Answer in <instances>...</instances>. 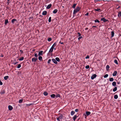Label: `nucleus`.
I'll return each mask as SVG.
<instances>
[{"label":"nucleus","instance_id":"obj_48","mask_svg":"<svg viewBox=\"0 0 121 121\" xmlns=\"http://www.w3.org/2000/svg\"><path fill=\"white\" fill-rule=\"evenodd\" d=\"M109 68V66L108 65H107L106 67V68L107 69H108Z\"/></svg>","mask_w":121,"mask_h":121},{"label":"nucleus","instance_id":"obj_23","mask_svg":"<svg viewBox=\"0 0 121 121\" xmlns=\"http://www.w3.org/2000/svg\"><path fill=\"white\" fill-rule=\"evenodd\" d=\"M9 78V77L8 76H5L4 77V78L5 80H7Z\"/></svg>","mask_w":121,"mask_h":121},{"label":"nucleus","instance_id":"obj_12","mask_svg":"<svg viewBox=\"0 0 121 121\" xmlns=\"http://www.w3.org/2000/svg\"><path fill=\"white\" fill-rule=\"evenodd\" d=\"M57 11L58 10L57 9H55L53 11V13L54 14H55L57 12Z\"/></svg>","mask_w":121,"mask_h":121},{"label":"nucleus","instance_id":"obj_47","mask_svg":"<svg viewBox=\"0 0 121 121\" xmlns=\"http://www.w3.org/2000/svg\"><path fill=\"white\" fill-rule=\"evenodd\" d=\"M89 55H87L85 57L86 59H89Z\"/></svg>","mask_w":121,"mask_h":121},{"label":"nucleus","instance_id":"obj_31","mask_svg":"<svg viewBox=\"0 0 121 121\" xmlns=\"http://www.w3.org/2000/svg\"><path fill=\"white\" fill-rule=\"evenodd\" d=\"M43 94H44V95H45V96H46V95H48V93L47 92H44Z\"/></svg>","mask_w":121,"mask_h":121},{"label":"nucleus","instance_id":"obj_4","mask_svg":"<svg viewBox=\"0 0 121 121\" xmlns=\"http://www.w3.org/2000/svg\"><path fill=\"white\" fill-rule=\"evenodd\" d=\"M37 59H38L37 58L34 57L32 58V60L33 62H36Z\"/></svg>","mask_w":121,"mask_h":121},{"label":"nucleus","instance_id":"obj_44","mask_svg":"<svg viewBox=\"0 0 121 121\" xmlns=\"http://www.w3.org/2000/svg\"><path fill=\"white\" fill-rule=\"evenodd\" d=\"M52 39L51 38H49L48 39V41H51Z\"/></svg>","mask_w":121,"mask_h":121},{"label":"nucleus","instance_id":"obj_61","mask_svg":"<svg viewBox=\"0 0 121 121\" xmlns=\"http://www.w3.org/2000/svg\"><path fill=\"white\" fill-rule=\"evenodd\" d=\"M32 18V17H30L29 18L30 19H31V18Z\"/></svg>","mask_w":121,"mask_h":121},{"label":"nucleus","instance_id":"obj_2","mask_svg":"<svg viewBox=\"0 0 121 121\" xmlns=\"http://www.w3.org/2000/svg\"><path fill=\"white\" fill-rule=\"evenodd\" d=\"M96 74H94L91 77V79H93L95 78L96 77Z\"/></svg>","mask_w":121,"mask_h":121},{"label":"nucleus","instance_id":"obj_9","mask_svg":"<svg viewBox=\"0 0 121 121\" xmlns=\"http://www.w3.org/2000/svg\"><path fill=\"white\" fill-rule=\"evenodd\" d=\"M56 44L57 43L56 42L55 43L52 45L51 47L54 49L56 45Z\"/></svg>","mask_w":121,"mask_h":121},{"label":"nucleus","instance_id":"obj_55","mask_svg":"<svg viewBox=\"0 0 121 121\" xmlns=\"http://www.w3.org/2000/svg\"><path fill=\"white\" fill-rule=\"evenodd\" d=\"M57 121H60V119L58 118L57 117Z\"/></svg>","mask_w":121,"mask_h":121},{"label":"nucleus","instance_id":"obj_59","mask_svg":"<svg viewBox=\"0 0 121 121\" xmlns=\"http://www.w3.org/2000/svg\"><path fill=\"white\" fill-rule=\"evenodd\" d=\"M96 26H92V28L93 27H96Z\"/></svg>","mask_w":121,"mask_h":121},{"label":"nucleus","instance_id":"obj_54","mask_svg":"<svg viewBox=\"0 0 121 121\" xmlns=\"http://www.w3.org/2000/svg\"><path fill=\"white\" fill-rule=\"evenodd\" d=\"M88 14H89V13H86L85 14V15L86 16H88Z\"/></svg>","mask_w":121,"mask_h":121},{"label":"nucleus","instance_id":"obj_13","mask_svg":"<svg viewBox=\"0 0 121 121\" xmlns=\"http://www.w3.org/2000/svg\"><path fill=\"white\" fill-rule=\"evenodd\" d=\"M43 52V51H39V53L38 55L39 56L42 55Z\"/></svg>","mask_w":121,"mask_h":121},{"label":"nucleus","instance_id":"obj_40","mask_svg":"<svg viewBox=\"0 0 121 121\" xmlns=\"http://www.w3.org/2000/svg\"><path fill=\"white\" fill-rule=\"evenodd\" d=\"M90 67L89 66V65H87L86 66L85 68L86 69H88Z\"/></svg>","mask_w":121,"mask_h":121},{"label":"nucleus","instance_id":"obj_21","mask_svg":"<svg viewBox=\"0 0 121 121\" xmlns=\"http://www.w3.org/2000/svg\"><path fill=\"white\" fill-rule=\"evenodd\" d=\"M55 95L54 94L52 95H51V97L52 98H54L55 97Z\"/></svg>","mask_w":121,"mask_h":121},{"label":"nucleus","instance_id":"obj_33","mask_svg":"<svg viewBox=\"0 0 121 121\" xmlns=\"http://www.w3.org/2000/svg\"><path fill=\"white\" fill-rule=\"evenodd\" d=\"M34 104L33 103H31L28 104H26V105L27 106H29L31 105H33Z\"/></svg>","mask_w":121,"mask_h":121},{"label":"nucleus","instance_id":"obj_29","mask_svg":"<svg viewBox=\"0 0 121 121\" xmlns=\"http://www.w3.org/2000/svg\"><path fill=\"white\" fill-rule=\"evenodd\" d=\"M114 98L115 99H117L118 98V95H115L114 96Z\"/></svg>","mask_w":121,"mask_h":121},{"label":"nucleus","instance_id":"obj_26","mask_svg":"<svg viewBox=\"0 0 121 121\" xmlns=\"http://www.w3.org/2000/svg\"><path fill=\"white\" fill-rule=\"evenodd\" d=\"M56 61L58 62H59L60 61V59L58 57H56Z\"/></svg>","mask_w":121,"mask_h":121},{"label":"nucleus","instance_id":"obj_52","mask_svg":"<svg viewBox=\"0 0 121 121\" xmlns=\"http://www.w3.org/2000/svg\"><path fill=\"white\" fill-rule=\"evenodd\" d=\"M78 36H81L80 34V33L79 32L78 33Z\"/></svg>","mask_w":121,"mask_h":121},{"label":"nucleus","instance_id":"obj_22","mask_svg":"<svg viewBox=\"0 0 121 121\" xmlns=\"http://www.w3.org/2000/svg\"><path fill=\"white\" fill-rule=\"evenodd\" d=\"M57 117L60 119H61L62 118V115H60Z\"/></svg>","mask_w":121,"mask_h":121},{"label":"nucleus","instance_id":"obj_17","mask_svg":"<svg viewBox=\"0 0 121 121\" xmlns=\"http://www.w3.org/2000/svg\"><path fill=\"white\" fill-rule=\"evenodd\" d=\"M116 82H114L112 83V85L113 86H116Z\"/></svg>","mask_w":121,"mask_h":121},{"label":"nucleus","instance_id":"obj_6","mask_svg":"<svg viewBox=\"0 0 121 121\" xmlns=\"http://www.w3.org/2000/svg\"><path fill=\"white\" fill-rule=\"evenodd\" d=\"M52 60L53 62L56 64H57V62L56 61V60L54 59H52Z\"/></svg>","mask_w":121,"mask_h":121},{"label":"nucleus","instance_id":"obj_62","mask_svg":"<svg viewBox=\"0 0 121 121\" xmlns=\"http://www.w3.org/2000/svg\"><path fill=\"white\" fill-rule=\"evenodd\" d=\"M1 56V57H3V55H2Z\"/></svg>","mask_w":121,"mask_h":121},{"label":"nucleus","instance_id":"obj_46","mask_svg":"<svg viewBox=\"0 0 121 121\" xmlns=\"http://www.w3.org/2000/svg\"><path fill=\"white\" fill-rule=\"evenodd\" d=\"M34 56L36 58H37L38 56L37 55L36 53L35 54Z\"/></svg>","mask_w":121,"mask_h":121},{"label":"nucleus","instance_id":"obj_37","mask_svg":"<svg viewBox=\"0 0 121 121\" xmlns=\"http://www.w3.org/2000/svg\"><path fill=\"white\" fill-rule=\"evenodd\" d=\"M51 17H50L48 19V22H50L51 21Z\"/></svg>","mask_w":121,"mask_h":121},{"label":"nucleus","instance_id":"obj_35","mask_svg":"<svg viewBox=\"0 0 121 121\" xmlns=\"http://www.w3.org/2000/svg\"><path fill=\"white\" fill-rule=\"evenodd\" d=\"M76 5V4H74L73 5V6H72V7L74 9L75 8Z\"/></svg>","mask_w":121,"mask_h":121},{"label":"nucleus","instance_id":"obj_36","mask_svg":"<svg viewBox=\"0 0 121 121\" xmlns=\"http://www.w3.org/2000/svg\"><path fill=\"white\" fill-rule=\"evenodd\" d=\"M108 74H106L104 76V77L105 78H106L108 77Z\"/></svg>","mask_w":121,"mask_h":121},{"label":"nucleus","instance_id":"obj_8","mask_svg":"<svg viewBox=\"0 0 121 121\" xmlns=\"http://www.w3.org/2000/svg\"><path fill=\"white\" fill-rule=\"evenodd\" d=\"M56 44L57 43L56 42L55 43L52 45L51 47L54 49L56 45Z\"/></svg>","mask_w":121,"mask_h":121},{"label":"nucleus","instance_id":"obj_43","mask_svg":"<svg viewBox=\"0 0 121 121\" xmlns=\"http://www.w3.org/2000/svg\"><path fill=\"white\" fill-rule=\"evenodd\" d=\"M95 22H98V23H99V21L98 20H95Z\"/></svg>","mask_w":121,"mask_h":121},{"label":"nucleus","instance_id":"obj_19","mask_svg":"<svg viewBox=\"0 0 121 121\" xmlns=\"http://www.w3.org/2000/svg\"><path fill=\"white\" fill-rule=\"evenodd\" d=\"M17 21V20L16 19H14L12 20L11 22H12L13 23H14V22L15 21Z\"/></svg>","mask_w":121,"mask_h":121},{"label":"nucleus","instance_id":"obj_51","mask_svg":"<svg viewBox=\"0 0 121 121\" xmlns=\"http://www.w3.org/2000/svg\"><path fill=\"white\" fill-rule=\"evenodd\" d=\"M78 111V109H76L75 110V111L76 112H77Z\"/></svg>","mask_w":121,"mask_h":121},{"label":"nucleus","instance_id":"obj_56","mask_svg":"<svg viewBox=\"0 0 121 121\" xmlns=\"http://www.w3.org/2000/svg\"><path fill=\"white\" fill-rule=\"evenodd\" d=\"M20 52H21V53H23V51H22V50H20Z\"/></svg>","mask_w":121,"mask_h":121},{"label":"nucleus","instance_id":"obj_39","mask_svg":"<svg viewBox=\"0 0 121 121\" xmlns=\"http://www.w3.org/2000/svg\"><path fill=\"white\" fill-rule=\"evenodd\" d=\"M95 10L97 11H99L100 10V9L99 8H97V9H95Z\"/></svg>","mask_w":121,"mask_h":121},{"label":"nucleus","instance_id":"obj_60","mask_svg":"<svg viewBox=\"0 0 121 121\" xmlns=\"http://www.w3.org/2000/svg\"><path fill=\"white\" fill-rule=\"evenodd\" d=\"M88 29V28H86V29H85V30H87Z\"/></svg>","mask_w":121,"mask_h":121},{"label":"nucleus","instance_id":"obj_24","mask_svg":"<svg viewBox=\"0 0 121 121\" xmlns=\"http://www.w3.org/2000/svg\"><path fill=\"white\" fill-rule=\"evenodd\" d=\"M117 87H115V88L113 89V91L114 92H115L117 90Z\"/></svg>","mask_w":121,"mask_h":121},{"label":"nucleus","instance_id":"obj_30","mask_svg":"<svg viewBox=\"0 0 121 121\" xmlns=\"http://www.w3.org/2000/svg\"><path fill=\"white\" fill-rule=\"evenodd\" d=\"M39 59V60H41L42 59V56H39L38 57Z\"/></svg>","mask_w":121,"mask_h":121},{"label":"nucleus","instance_id":"obj_45","mask_svg":"<svg viewBox=\"0 0 121 121\" xmlns=\"http://www.w3.org/2000/svg\"><path fill=\"white\" fill-rule=\"evenodd\" d=\"M51 61V59H49L48 60V63H50Z\"/></svg>","mask_w":121,"mask_h":121},{"label":"nucleus","instance_id":"obj_50","mask_svg":"<svg viewBox=\"0 0 121 121\" xmlns=\"http://www.w3.org/2000/svg\"><path fill=\"white\" fill-rule=\"evenodd\" d=\"M82 38V36H80V37H79L78 38V40H79L80 39H81Z\"/></svg>","mask_w":121,"mask_h":121},{"label":"nucleus","instance_id":"obj_25","mask_svg":"<svg viewBox=\"0 0 121 121\" xmlns=\"http://www.w3.org/2000/svg\"><path fill=\"white\" fill-rule=\"evenodd\" d=\"M113 78H109V81L110 82H112L113 81Z\"/></svg>","mask_w":121,"mask_h":121},{"label":"nucleus","instance_id":"obj_3","mask_svg":"<svg viewBox=\"0 0 121 121\" xmlns=\"http://www.w3.org/2000/svg\"><path fill=\"white\" fill-rule=\"evenodd\" d=\"M101 20L103 21L104 22H106L108 21V20L105 19L104 18H103L101 19Z\"/></svg>","mask_w":121,"mask_h":121},{"label":"nucleus","instance_id":"obj_34","mask_svg":"<svg viewBox=\"0 0 121 121\" xmlns=\"http://www.w3.org/2000/svg\"><path fill=\"white\" fill-rule=\"evenodd\" d=\"M8 23V20H5V24L6 25Z\"/></svg>","mask_w":121,"mask_h":121},{"label":"nucleus","instance_id":"obj_14","mask_svg":"<svg viewBox=\"0 0 121 121\" xmlns=\"http://www.w3.org/2000/svg\"><path fill=\"white\" fill-rule=\"evenodd\" d=\"M77 118V116L76 115H75L73 117V120L74 121Z\"/></svg>","mask_w":121,"mask_h":121},{"label":"nucleus","instance_id":"obj_38","mask_svg":"<svg viewBox=\"0 0 121 121\" xmlns=\"http://www.w3.org/2000/svg\"><path fill=\"white\" fill-rule=\"evenodd\" d=\"M60 95L59 94H57L56 96V98L60 97Z\"/></svg>","mask_w":121,"mask_h":121},{"label":"nucleus","instance_id":"obj_16","mask_svg":"<svg viewBox=\"0 0 121 121\" xmlns=\"http://www.w3.org/2000/svg\"><path fill=\"white\" fill-rule=\"evenodd\" d=\"M75 112L73 111H72L71 112V115L72 116L74 114Z\"/></svg>","mask_w":121,"mask_h":121},{"label":"nucleus","instance_id":"obj_18","mask_svg":"<svg viewBox=\"0 0 121 121\" xmlns=\"http://www.w3.org/2000/svg\"><path fill=\"white\" fill-rule=\"evenodd\" d=\"M91 114V112H90L89 111H87L86 112V115L88 116L89 115H90Z\"/></svg>","mask_w":121,"mask_h":121},{"label":"nucleus","instance_id":"obj_42","mask_svg":"<svg viewBox=\"0 0 121 121\" xmlns=\"http://www.w3.org/2000/svg\"><path fill=\"white\" fill-rule=\"evenodd\" d=\"M23 101V100L22 99H21L19 100V103H21Z\"/></svg>","mask_w":121,"mask_h":121},{"label":"nucleus","instance_id":"obj_5","mask_svg":"<svg viewBox=\"0 0 121 121\" xmlns=\"http://www.w3.org/2000/svg\"><path fill=\"white\" fill-rule=\"evenodd\" d=\"M8 108H9V110L11 111L13 109V107L11 105H9L8 106Z\"/></svg>","mask_w":121,"mask_h":121},{"label":"nucleus","instance_id":"obj_49","mask_svg":"<svg viewBox=\"0 0 121 121\" xmlns=\"http://www.w3.org/2000/svg\"><path fill=\"white\" fill-rule=\"evenodd\" d=\"M2 84H3V83H2V82L0 80V85H2Z\"/></svg>","mask_w":121,"mask_h":121},{"label":"nucleus","instance_id":"obj_15","mask_svg":"<svg viewBox=\"0 0 121 121\" xmlns=\"http://www.w3.org/2000/svg\"><path fill=\"white\" fill-rule=\"evenodd\" d=\"M53 48L51 47L49 51V52L50 53L52 52L53 51Z\"/></svg>","mask_w":121,"mask_h":121},{"label":"nucleus","instance_id":"obj_28","mask_svg":"<svg viewBox=\"0 0 121 121\" xmlns=\"http://www.w3.org/2000/svg\"><path fill=\"white\" fill-rule=\"evenodd\" d=\"M114 62L115 63H116V64L118 65V61L117 60H114Z\"/></svg>","mask_w":121,"mask_h":121},{"label":"nucleus","instance_id":"obj_32","mask_svg":"<svg viewBox=\"0 0 121 121\" xmlns=\"http://www.w3.org/2000/svg\"><path fill=\"white\" fill-rule=\"evenodd\" d=\"M24 58L23 57H22L19 59V60L20 61L23 60L24 59Z\"/></svg>","mask_w":121,"mask_h":121},{"label":"nucleus","instance_id":"obj_63","mask_svg":"<svg viewBox=\"0 0 121 121\" xmlns=\"http://www.w3.org/2000/svg\"><path fill=\"white\" fill-rule=\"evenodd\" d=\"M2 93V94H3V93H3V92H2V93Z\"/></svg>","mask_w":121,"mask_h":121},{"label":"nucleus","instance_id":"obj_53","mask_svg":"<svg viewBox=\"0 0 121 121\" xmlns=\"http://www.w3.org/2000/svg\"><path fill=\"white\" fill-rule=\"evenodd\" d=\"M7 1V3L8 4L9 2V0H8Z\"/></svg>","mask_w":121,"mask_h":121},{"label":"nucleus","instance_id":"obj_27","mask_svg":"<svg viewBox=\"0 0 121 121\" xmlns=\"http://www.w3.org/2000/svg\"><path fill=\"white\" fill-rule=\"evenodd\" d=\"M118 17H120L121 16V12H120L118 13Z\"/></svg>","mask_w":121,"mask_h":121},{"label":"nucleus","instance_id":"obj_57","mask_svg":"<svg viewBox=\"0 0 121 121\" xmlns=\"http://www.w3.org/2000/svg\"><path fill=\"white\" fill-rule=\"evenodd\" d=\"M59 43H60L61 44H63V42H61L60 41L59 42Z\"/></svg>","mask_w":121,"mask_h":121},{"label":"nucleus","instance_id":"obj_7","mask_svg":"<svg viewBox=\"0 0 121 121\" xmlns=\"http://www.w3.org/2000/svg\"><path fill=\"white\" fill-rule=\"evenodd\" d=\"M117 72L116 71H115L112 74V75L114 76H116L117 74Z\"/></svg>","mask_w":121,"mask_h":121},{"label":"nucleus","instance_id":"obj_1","mask_svg":"<svg viewBox=\"0 0 121 121\" xmlns=\"http://www.w3.org/2000/svg\"><path fill=\"white\" fill-rule=\"evenodd\" d=\"M80 9V8L79 7H77L74 10L73 14H75L76 13L78 12Z\"/></svg>","mask_w":121,"mask_h":121},{"label":"nucleus","instance_id":"obj_20","mask_svg":"<svg viewBox=\"0 0 121 121\" xmlns=\"http://www.w3.org/2000/svg\"><path fill=\"white\" fill-rule=\"evenodd\" d=\"M111 37H113L114 36V32L113 31H112L111 32Z\"/></svg>","mask_w":121,"mask_h":121},{"label":"nucleus","instance_id":"obj_11","mask_svg":"<svg viewBox=\"0 0 121 121\" xmlns=\"http://www.w3.org/2000/svg\"><path fill=\"white\" fill-rule=\"evenodd\" d=\"M47 12L46 11H45L43 12L42 14L43 15H45L47 14Z\"/></svg>","mask_w":121,"mask_h":121},{"label":"nucleus","instance_id":"obj_58","mask_svg":"<svg viewBox=\"0 0 121 121\" xmlns=\"http://www.w3.org/2000/svg\"><path fill=\"white\" fill-rule=\"evenodd\" d=\"M120 84V82H117V84Z\"/></svg>","mask_w":121,"mask_h":121},{"label":"nucleus","instance_id":"obj_64","mask_svg":"<svg viewBox=\"0 0 121 121\" xmlns=\"http://www.w3.org/2000/svg\"><path fill=\"white\" fill-rule=\"evenodd\" d=\"M54 49L55 50H56V48H54Z\"/></svg>","mask_w":121,"mask_h":121},{"label":"nucleus","instance_id":"obj_41","mask_svg":"<svg viewBox=\"0 0 121 121\" xmlns=\"http://www.w3.org/2000/svg\"><path fill=\"white\" fill-rule=\"evenodd\" d=\"M21 65L20 64H19L17 66V68H19L21 67Z\"/></svg>","mask_w":121,"mask_h":121},{"label":"nucleus","instance_id":"obj_10","mask_svg":"<svg viewBox=\"0 0 121 121\" xmlns=\"http://www.w3.org/2000/svg\"><path fill=\"white\" fill-rule=\"evenodd\" d=\"M52 6L51 4H50L48 5L46 7L47 9H49Z\"/></svg>","mask_w":121,"mask_h":121}]
</instances>
